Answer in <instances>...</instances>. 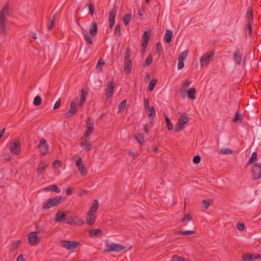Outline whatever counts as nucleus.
<instances>
[{
  "label": "nucleus",
  "instance_id": "21",
  "mask_svg": "<svg viewBox=\"0 0 261 261\" xmlns=\"http://www.w3.org/2000/svg\"><path fill=\"white\" fill-rule=\"evenodd\" d=\"M98 27L96 22L94 21L91 25V28L89 30V33L92 37H95L97 34Z\"/></svg>",
  "mask_w": 261,
  "mask_h": 261
},
{
  "label": "nucleus",
  "instance_id": "42",
  "mask_svg": "<svg viewBox=\"0 0 261 261\" xmlns=\"http://www.w3.org/2000/svg\"><path fill=\"white\" fill-rule=\"evenodd\" d=\"M219 153L222 154H230L232 153V151L229 148H221Z\"/></svg>",
  "mask_w": 261,
  "mask_h": 261
},
{
  "label": "nucleus",
  "instance_id": "19",
  "mask_svg": "<svg viewBox=\"0 0 261 261\" xmlns=\"http://www.w3.org/2000/svg\"><path fill=\"white\" fill-rule=\"evenodd\" d=\"M96 216L95 214L92 213H87L86 222L88 225H92L95 223Z\"/></svg>",
  "mask_w": 261,
  "mask_h": 261
},
{
  "label": "nucleus",
  "instance_id": "43",
  "mask_svg": "<svg viewBox=\"0 0 261 261\" xmlns=\"http://www.w3.org/2000/svg\"><path fill=\"white\" fill-rule=\"evenodd\" d=\"M243 119V116L239 113V112H237L235 114V116L233 119V122L236 123L239 121L242 120Z\"/></svg>",
  "mask_w": 261,
  "mask_h": 261
},
{
  "label": "nucleus",
  "instance_id": "20",
  "mask_svg": "<svg viewBox=\"0 0 261 261\" xmlns=\"http://www.w3.org/2000/svg\"><path fill=\"white\" fill-rule=\"evenodd\" d=\"M259 257V255L255 254H245L242 255V258L243 261H251Z\"/></svg>",
  "mask_w": 261,
  "mask_h": 261
},
{
  "label": "nucleus",
  "instance_id": "56",
  "mask_svg": "<svg viewBox=\"0 0 261 261\" xmlns=\"http://www.w3.org/2000/svg\"><path fill=\"white\" fill-rule=\"evenodd\" d=\"M84 223V222L82 219H79L76 217H74V223L73 224L77 225H82Z\"/></svg>",
  "mask_w": 261,
  "mask_h": 261
},
{
  "label": "nucleus",
  "instance_id": "5",
  "mask_svg": "<svg viewBox=\"0 0 261 261\" xmlns=\"http://www.w3.org/2000/svg\"><path fill=\"white\" fill-rule=\"evenodd\" d=\"M190 119L185 115H181L178 120V122L176 124L174 130L175 132H180L182 130L185 125L189 123Z\"/></svg>",
  "mask_w": 261,
  "mask_h": 261
},
{
  "label": "nucleus",
  "instance_id": "35",
  "mask_svg": "<svg viewBox=\"0 0 261 261\" xmlns=\"http://www.w3.org/2000/svg\"><path fill=\"white\" fill-rule=\"evenodd\" d=\"M213 200L211 199L203 200L202 204L205 209H207L210 205L212 204Z\"/></svg>",
  "mask_w": 261,
  "mask_h": 261
},
{
  "label": "nucleus",
  "instance_id": "52",
  "mask_svg": "<svg viewBox=\"0 0 261 261\" xmlns=\"http://www.w3.org/2000/svg\"><path fill=\"white\" fill-rule=\"evenodd\" d=\"M84 38L86 42L90 44L93 42V39L89 34L86 33L84 34Z\"/></svg>",
  "mask_w": 261,
  "mask_h": 261
},
{
  "label": "nucleus",
  "instance_id": "37",
  "mask_svg": "<svg viewBox=\"0 0 261 261\" xmlns=\"http://www.w3.org/2000/svg\"><path fill=\"white\" fill-rule=\"evenodd\" d=\"M157 83V81L155 79H152L151 80L149 84V86L148 87V90L149 91H152L154 89V88Z\"/></svg>",
  "mask_w": 261,
  "mask_h": 261
},
{
  "label": "nucleus",
  "instance_id": "11",
  "mask_svg": "<svg viewBox=\"0 0 261 261\" xmlns=\"http://www.w3.org/2000/svg\"><path fill=\"white\" fill-rule=\"evenodd\" d=\"M214 55V51H210L208 53L204 54L200 58L201 66H203L204 64H208Z\"/></svg>",
  "mask_w": 261,
  "mask_h": 261
},
{
  "label": "nucleus",
  "instance_id": "3",
  "mask_svg": "<svg viewBox=\"0 0 261 261\" xmlns=\"http://www.w3.org/2000/svg\"><path fill=\"white\" fill-rule=\"evenodd\" d=\"M125 248V246L116 244L115 243H112L111 244L106 243L105 245V248L104 250V252H119L122 250H124Z\"/></svg>",
  "mask_w": 261,
  "mask_h": 261
},
{
  "label": "nucleus",
  "instance_id": "62",
  "mask_svg": "<svg viewBox=\"0 0 261 261\" xmlns=\"http://www.w3.org/2000/svg\"><path fill=\"white\" fill-rule=\"evenodd\" d=\"M162 49V44L160 42L157 43L156 44V50L158 53L159 55L160 54V52Z\"/></svg>",
  "mask_w": 261,
  "mask_h": 261
},
{
  "label": "nucleus",
  "instance_id": "47",
  "mask_svg": "<svg viewBox=\"0 0 261 261\" xmlns=\"http://www.w3.org/2000/svg\"><path fill=\"white\" fill-rule=\"evenodd\" d=\"M104 64H105L104 60L100 58L98 61V63L96 65V68L97 69H99L100 71H101L102 69V67Z\"/></svg>",
  "mask_w": 261,
  "mask_h": 261
},
{
  "label": "nucleus",
  "instance_id": "31",
  "mask_svg": "<svg viewBox=\"0 0 261 261\" xmlns=\"http://www.w3.org/2000/svg\"><path fill=\"white\" fill-rule=\"evenodd\" d=\"M196 91L195 88H190L189 90L188 91V96L190 99L192 100H194L196 98Z\"/></svg>",
  "mask_w": 261,
  "mask_h": 261
},
{
  "label": "nucleus",
  "instance_id": "17",
  "mask_svg": "<svg viewBox=\"0 0 261 261\" xmlns=\"http://www.w3.org/2000/svg\"><path fill=\"white\" fill-rule=\"evenodd\" d=\"M66 217V214L65 212L58 211V212L55 214L54 221L56 222H62L64 223Z\"/></svg>",
  "mask_w": 261,
  "mask_h": 261
},
{
  "label": "nucleus",
  "instance_id": "14",
  "mask_svg": "<svg viewBox=\"0 0 261 261\" xmlns=\"http://www.w3.org/2000/svg\"><path fill=\"white\" fill-rule=\"evenodd\" d=\"M28 237L29 243L32 245H36L40 242L36 232H31Z\"/></svg>",
  "mask_w": 261,
  "mask_h": 261
},
{
  "label": "nucleus",
  "instance_id": "60",
  "mask_svg": "<svg viewBox=\"0 0 261 261\" xmlns=\"http://www.w3.org/2000/svg\"><path fill=\"white\" fill-rule=\"evenodd\" d=\"M237 227L239 230H243L245 228V225L244 223L239 222L237 223Z\"/></svg>",
  "mask_w": 261,
  "mask_h": 261
},
{
  "label": "nucleus",
  "instance_id": "63",
  "mask_svg": "<svg viewBox=\"0 0 261 261\" xmlns=\"http://www.w3.org/2000/svg\"><path fill=\"white\" fill-rule=\"evenodd\" d=\"M61 106V99L59 98L55 103L54 106V109L55 110L58 109Z\"/></svg>",
  "mask_w": 261,
  "mask_h": 261
},
{
  "label": "nucleus",
  "instance_id": "4",
  "mask_svg": "<svg viewBox=\"0 0 261 261\" xmlns=\"http://www.w3.org/2000/svg\"><path fill=\"white\" fill-rule=\"evenodd\" d=\"M9 150L12 154L18 155L21 150V144L19 139H15L14 141L9 143Z\"/></svg>",
  "mask_w": 261,
  "mask_h": 261
},
{
  "label": "nucleus",
  "instance_id": "22",
  "mask_svg": "<svg viewBox=\"0 0 261 261\" xmlns=\"http://www.w3.org/2000/svg\"><path fill=\"white\" fill-rule=\"evenodd\" d=\"M98 208V201L96 199L94 200L93 202L92 205L90 208L88 213L95 214L97 213Z\"/></svg>",
  "mask_w": 261,
  "mask_h": 261
},
{
  "label": "nucleus",
  "instance_id": "29",
  "mask_svg": "<svg viewBox=\"0 0 261 261\" xmlns=\"http://www.w3.org/2000/svg\"><path fill=\"white\" fill-rule=\"evenodd\" d=\"M248 22H250V23H252L253 21V13L252 10L250 8L247 10V14L246 16Z\"/></svg>",
  "mask_w": 261,
  "mask_h": 261
},
{
  "label": "nucleus",
  "instance_id": "41",
  "mask_svg": "<svg viewBox=\"0 0 261 261\" xmlns=\"http://www.w3.org/2000/svg\"><path fill=\"white\" fill-rule=\"evenodd\" d=\"M188 53H189L188 50H186L181 52L179 54L178 59L180 60H182V61L185 60V59L186 58V57H187Z\"/></svg>",
  "mask_w": 261,
  "mask_h": 261
},
{
  "label": "nucleus",
  "instance_id": "9",
  "mask_svg": "<svg viewBox=\"0 0 261 261\" xmlns=\"http://www.w3.org/2000/svg\"><path fill=\"white\" fill-rule=\"evenodd\" d=\"M75 165L77 167L81 174L83 176H85L87 174V171L83 163L82 158L79 157L75 162Z\"/></svg>",
  "mask_w": 261,
  "mask_h": 261
},
{
  "label": "nucleus",
  "instance_id": "6",
  "mask_svg": "<svg viewBox=\"0 0 261 261\" xmlns=\"http://www.w3.org/2000/svg\"><path fill=\"white\" fill-rule=\"evenodd\" d=\"M61 244L63 247L70 250L76 248L80 245V243L75 241L63 240L61 242Z\"/></svg>",
  "mask_w": 261,
  "mask_h": 261
},
{
  "label": "nucleus",
  "instance_id": "48",
  "mask_svg": "<svg viewBox=\"0 0 261 261\" xmlns=\"http://www.w3.org/2000/svg\"><path fill=\"white\" fill-rule=\"evenodd\" d=\"M192 220L193 218L191 215L189 214H185L184 217L180 219V221L184 222L186 221H192Z\"/></svg>",
  "mask_w": 261,
  "mask_h": 261
},
{
  "label": "nucleus",
  "instance_id": "10",
  "mask_svg": "<svg viewBox=\"0 0 261 261\" xmlns=\"http://www.w3.org/2000/svg\"><path fill=\"white\" fill-rule=\"evenodd\" d=\"M93 123V121L90 117L88 118L86 123V130L84 138H88L92 134L94 130Z\"/></svg>",
  "mask_w": 261,
  "mask_h": 261
},
{
  "label": "nucleus",
  "instance_id": "2",
  "mask_svg": "<svg viewBox=\"0 0 261 261\" xmlns=\"http://www.w3.org/2000/svg\"><path fill=\"white\" fill-rule=\"evenodd\" d=\"M63 199L61 196L49 198L43 204L42 208L48 209L54 206H57L61 203Z\"/></svg>",
  "mask_w": 261,
  "mask_h": 261
},
{
  "label": "nucleus",
  "instance_id": "50",
  "mask_svg": "<svg viewBox=\"0 0 261 261\" xmlns=\"http://www.w3.org/2000/svg\"><path fill=\"white\" fill-rule=\"evenodd\" d=\"M150 34L148 31H145L142 36L143 41L148 42L150 38Z\"/></svg>",
  "mask_w": 261,
  "mask_h": 261
},
{
  "label": "nucleus",
  "instance_id": "8",
  "mask_svg": "<svg viewBox=\"0 0 261 261\" xmlns=\"http://www.w3.org/2000/svg\"><path fill=\"white\" fill-rule=\"evenodd\" d=\"M48 145L46 143L45 139L44 138L41 139L39 144H38L37 148L39 149L42 155H45L48 150Z\"/></svg>",
  "mask_w": 261,
  "mask_h": 261
},
{
  "label": "nucleus",
  "instance_id": "45",
  "mask_svg": "<svg viewBox=\"0 0 261 261\" xmlns=\"http://www.w3.org/2000/svg\"><path fill=\"white\" fill-rule=\"evenodd\" d=\"M152 62V57L151 55H149L146 59L145 62L143 64V66H148Z\"/></svg>",
  "mask_w": 261,
  "mask_h": 261
},
{
  "label": "nucleus",
  "instance_id": "61",
  "mask_svg": "<svg viewBox=\"0 0 261 261\" xmlns=\"http://www.w3.org/2000/svg\"><path fill=\"white\" fill-rule=\"evenodd\" d=\"M201 161V157L199 155H196L193 158V162L194 164H198Z\"/></svg>",
  "mask_w": 261,
  "mask_h": 261
},
{
  "label": "nucleus",
  "instance_id": "57",
  "mask_svg": "<svg viewBox=\"0 0 261 261\" xmlns=\"http://www.w3.org/2000/svg\"><path fill=\"white\" fill-rule=\"evenodd\" d=\"M87 6L89 7V13L91 14L92 16H93L94 13V8L93 5L91 3H89L87 5Z\"/></svg>",
  "mask_w": 261,
  "mask_h": 261
},
{
  "label": "nucleus",
  "instance_id": "27",
  "mask_svg": "<svg viewBox=\"0 0 261 261\" xmlns=\"http://www.w3.org/2000/svg\"><path fill=\"white\" fill-rule=\"evenodd\" d=\"M196 232L195 230H180L175 232V234L189 236L195 234Z\"/></svg>",
  "mask_w": 261,
  "mask_h": 261
},
{
  "label": "nucleus",
  "instance_id": "64",
  "mask_svg": "<svg viewBox=\"0 0 261 261\" xmlns=\"http://www.w3.org/2000/svg\"><path fill=\"white\" fill-rule=\"evenodd\" d=\"M184 65L185 64L184 63V61L178 60V66H177L178 69H182L184 67Z\"/></svg>",
  "mask_w": 261,
  "mask_h": 261
},
{
  "label": "nucleus",
  "instance_id": "26",
  "mask_svg": "<svg viewBox=\"0 0 261 261\" xmlns=\"http://www.w3.org/2000/svg\"><path fill=\"white\" fill-rule=\"evenodd\" d=\"M124 70L126 71L127 74H129L132 70V62L131 61H124Z\"/></svg>",
  "mask_w": 261,
  "mask_h": 261
},
{
  "label": "nucleus",
  "instance_id": "23",
  "mask_svg": "<svg viewBox=\"0 0 261 261\" xmlns=\"http://www.w3.org/2000/svg\"><path fill=\"white\" fill-rule=\"evenodd\" d=\"M172 36H173L172 31H171L169 30H167L166 31V33H165V37H164L165 41L167 43H170L171 41Z\"/></svg>",
  "mask_w": 261,
  "mask_h": 261
},
{
  "label": "nucleus",
  "instance_id": "33",
  "mask_svg": "<svg viewBox=\"0 0 261 261\" xmlns=\"http://www.w3.org/2000/svg\"><path fill=\"white\" fill-rule=\"evenodd\" d=\"M148 116L152 118L151 121H153L154 118L155 116V109L154 107H151L149 110H148Z\"/></svg>",
  "mask_w": 261,
  "mask_h": 261
},
{
  "label": "nucleus",
  "instance_id": "12",
  "mask_svg": "<svg viewBox=\"0 0 261 261\" xmlns=\"http://www.w3.org/2000/svg\"><path fill=\"white\" fill-rule=\"evenodd\" d=\"M77 104L74 101H72L70 103L69 110L65 114L66 118H71L77 112Z\"/></svg>",
  "mask_w": 261,
  "mask_h": 261
},
{
  "label": "nucleus",
  "instance_id": "28",
  "mask_svg": "<svg viewBox=\"0 0 261 261\" xmlns=\"http://www.w3.org/2000/svg\"><path fill=\"white\" fill-rule=\"evenodd\" d=\"M252 23L250 22H248L245 29L246 37L250 36L252 34Z\"/></svg>",
  "mask_w": 261,
  "mask_h": 261
},
{
  "label": "nucleus",
  "instance_id": "13",
  "mask_svg": "<svg viewBox=\"0 0 261 261\" xmlns=\"http://www.w3.org/2000/svg\"><path fill=\"white\" fill-rule=\"evenodd\" d=\"M115 88V83L114 81H110L108 85L106 91V97L107 99H110L113 94Z\"/></svg>",
  "mask_w": 261,
  "mask_h": 261
},
{
  "label": "nucleus",
  "instance_id": "53",
  "mask_svg": "<svg viewBox=\"0 0 261 261\" xmlns=\"http://www.w3.org/2000/svg\"><path fill=\"white\" fill-rule=\"evenodd\" d=\"M20 243H21V242L20 240H18L16 241L13 242V245L12 246V250H14L16 249L17 248H18L19 247V246H20Z\"/></svg>",
  "mask_w": 261,
  "mask_h": 261
},
{
  "label": "nucleus",
  "instance_id": "59",
  "mask_svg": "<svg viewBox=\"0 0 261 261\" xmlns=\"http://www.w3.org/2000/svg\"><path fill=\"white\" fill-rule=\"evenodd\" d=\"M53 166L55 168H59L61 166V162L59 160H55L53 162Z\"/></svg>",
  "mask_w": 261,
  "mask_h": 261
},
{
  "label": "nucleus",
  "instance_id": "39",
  "mask_svg": "<svg viewBox=\"0 0 261 261\" xmlns=\"http://www.w3.org/2000/svg\"><path fill=\"white\" fill-rule=\"evenodd\" d=\"M130 53L131 51L129 48H127L124 53V61H131L130 59Z\"/></svg>",
  "mask_w": 261,
  "mask_h": 261
},
{
  "label": "nucleus",
  "instance_id": "24",
  "mask_svg": "<svg viewBox=\"0 0 261 261\" xmlns=\"http://www.w3.org/2000/svg\"><path fill=\"white\" fill-rule=\"evenodd\" d=\"M43 190L45 191H52L58 193H60L61 191L59 187H58L56 185H51L48 187H45L44 188Z\"/></svg>",
  "mask_w": 261,
  "mask_h": 261
},
{
  "label": "nucleus",
  "instance_id": "49",
  "mask_svg": "<svg viewBox=\"0 0 261 261\" xmlns=\"http://www.w3.org/2000/svg\"><path fill=\"white\" fill-rule=\"evenodd\" d=\"M73 223H74V217L73 218L72 217H66L65 221H64V223L68 224H73Z\"/></svg>",
  "mask_w": 261,
  "mask_h": 261
},
{
  "label": "nucleus",
  "instance_id": "16",
  "mask_svg": "<svg viewBox=\"0 0 261 261\" xmlns=\"http://www.w3.org/2000/svg\"><path fill=\"white\" fill-rule=\"evenodd\" d=\"M117 11L115 8H113L109 14V28L112 29L115 22V16L116 15Z\"/></svg>",
  "mask_w": 261,
  "mask_h": 261
},
{
  "label": "nucleus",
  "instance_id": "40",
  "mask_svg": "<svg viewBox=\"0 0 261 261\" xmlns=\"http://www.w3.org/2000/svg\"><path fill=\"white\" fill-rule=\"evenodd\" d=\"M135 138L137 140V142L140 144L142 145L144 142V137L143 135L141 134H138V135L135 136Z\"/></svg>",
  "mask_w": 261,
  "mask_h": 261
},
{
  "label": "nucleus",
  "instance_id": "51",
  "mask_svg": "<svg viewBox=\"0 0 261 261\" xmlns=\"http://www.w3.org/2000/svg\"><path fill=\"white\" fill-rule=\"evenodd\" d=\"M88 93L86 91L84 90V89H82L81 91V96L80 100L81 101H85L86 99V96L88 95Z\"/></svg>",
  "mask_w": 261,
  "mask_h": 261
},
{
  "label": "nucleus",
  "instance_id": "44",
  "mask_svg": "<svg viewBox=\"0 0 261 261\" xmlns=\"http://www.w3.org/2000/svg\"><path fill=\"white\" fill-rule=\"evenodd\" d=\"M114 35L117 36H120L121 33V26L120 24H117L114 29Z\"/></svg>",
  "mask_w": 261,
  "mask_h": 261
},
{
  "label": "nucleus",
  "instance_id": "15",
  "mask_svg": "<svg viewBox=\"0 0 261 261\" xmlns=\"http://www.w3.org/2000/svg\"><path fill=\"white\" fill-rule=\"evenodd\" d=\"M80 146L86 152H88L92 149L91 144L88 142L87 138H84V136L81 138Z\"/></svg>",
  "mask_w": 261,
  "mask_h": 261
},
{
  "label": "nucleus",
  "instance_id": "54",
  "mask_svg": "<svg viewBox=\"0 0 261 261\" xmlns=\"http://www.w3.org/2000/svg\"><path fill=\"white\" fill-rule=\"evenodd\" d=\"M171 261H185V259L183 257L178 256L177 255H173Z\"/></svg>",
  "mask_w": 261,
  "mask_h": 261
},
{
  "label": "nucleus",
  "instance_id": "34",
  "mask_svg": "<svg viewBox=\"0 0 261 261\" xmlns=\"http://www.w3.org/2000/svg\"><path fill=\"white\" fill-rule=\"evenodd\" d=\"M257 160V154L256 152H254L252 153L251 156L250 157L248 164H253L254 162Z\"/></svg>",
  "mask_w": 261,
  "mask_h": 261
},
{
  "label": "nucleus",
  "instance_id": "38",
  "mask_svg": "<svg viewBox=\"0 0 261 261\" xmlns=\"http://www.w3.org/2000/svg\"><path fill=\"white\" fill-rule=\"evenodd\" d=\"M126 106V100H123L119 105L118 109L119 112H123Z\"/></svg>",
  "mask_w": 261,
  "mask_h": 261
},
{
  "label": "nucleus",
  "instance_id": "36",
  "mask_svg": "<svg viewBox=\"0 0 261 261\" xmlns=\"http://www.w3.org/2000/svg\"><path fill=\"white\" fill-rule=\"evenodd\" d=\"M42 102V99L40 96H36L33 100V104L35 106H39Z\"/></svg>",
  "mask_w": 261,
  "mask_h": 261
},
{
  "label": "nucleus",
  "instance_id": "58",
  "mask_svg": "<svg viewBox=\"0 0 261 261\" xmlns=\"http://www.w3.org/2000/svg\"><path fill=\"white\" fill-rule=\"evenodd\" d=\"M144 101L145 109L146 111V113H148V110H149L150 108V106H149V100L148 99L146 98V99H144Z\"/></svg>",
  "mask_w": 261,
  "mask_h": 261
},
{
  "label": "nucleus",
  "instance_id": "18",
  "mask_svg": "<svg viewBox=\"0 0 261 261\" xmlns=\"http://www.w3.org/2000/svg\"><path fill=\"white\" fill-rule=\"evenodd\" d=\"M233 59L236 63L240 65L242 61V55L239 48H237L233 54Z\"/></svg>",
  "mask_w": 261,
  "mask_h": 261
},
{
  "label": "nucleus",
  "instance_id": "25",
  "mask_svg": "<svg viewBox=\"0 0 261 261\" xmlns=\"http://www.w3.org/2000/svg\"><path fill=\"white\" fill-rule=\"evenodd\" d=\"M56 17V15L55 14L53 16V17L51 18L49 17L48 19V22H47V28L48 30L51 31L54 25L55 24V20Z\"/></svg>",
  "mask_w": 261,
  "mask_h": 261
},
{
  "label": "nucleus",
  "instance_id": "55",
  "mask_svg": "<svg viewBox=\"0 0 261 261\" xmlns=\"http://www.w3.org/2000/svg\"><path fill=\"white\" fill-rule=\"evenodd\" d=\"M46 165H42L41 163L39 164V167L37 169V173L40 174L42 172H43L45 169H46Z\"/></svg>",
  "mask_w": 261,
  "mask_h": 261
},
{
  "label": "nucleus",
  "instance_id": "1",
  "mask_svg": "<svg viewBox=\"0 0 261 261\" xmlns=\"http://www.w3.org/2000/svg\"><path fill=\"white\" fill-rule=\"evenodd\" d=\"M10 16V9L8 4L5 5L0 11V35L5 36L7 34V16Z\"/></svg>",
  "mask_w": 261,
  "mask_h": 261
},
{
  "label": "nucleus",
  "instance_id": "46",
  "mask_svg": "<svg viewBox=\"0 0 261 261\" xmlns=\"http://www.w3.org/2000/svg\"><path fill=\"white\" fill-rule=\"evenodd\" d=\"M165 121H166L167 128L169 130H172L173 126H172V123L168 117H167V116L165 117Z\"/></svg>",
  "mask_w": 261,
  "mask_h": 261
},
{
  "label": "nucleus",
  "instance_id": "30",
  "mask_svg": "<svg viewBox=\"0 0 261 261\" xmlns=\"http://www.w3.org/2000/svg\"><path fill=\"white\" fill-rule=\"evenodd\" d=\"M132 15L130 13H127L123 16L122 20L125 25H127L130 21Z\"/></svg>",
  "mask_w": 261,
  "mask_h": 261
},
{
  "label": "nucleus",
  "instance_id": "32",
  "mask_svg": "<svg viewBox=\"0 0 261 261\" xmlns=\"http://www.w3.org/2000/svg\"><path fill=\"white\" fill-rule=\"evenodd\" d=\"M102 231L100 229H92L90 230L89 234L90 237H94L98 234H101Z\"/></svg>",
  "mask_w": 261,
  "mask_h": 261
},
{
  "label": "nucleus",
  "instance_id": "7",
  "mask_svg": "<svg viewBox=\"0 0 261 261\" xmlns=\"http://www.w3.org/2000/svg\"><path fill=\"white\" fill-rule=\"evenodd\" d=\"M252 179L257 180L261 177V164H254L252 168Z\"/></svg>",
  "mask_w": 261,
  "mask_h": 261
}]
</instances>
